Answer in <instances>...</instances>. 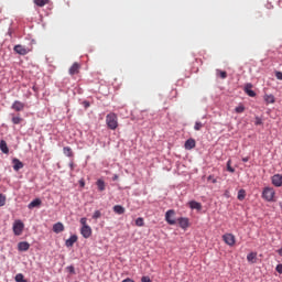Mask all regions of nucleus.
<instances>
[{"label":"nucleus","instance_id":"obj_1","mask_svg":"<svg viewBox=\"0 0 282 282\" xmlns=\"http://www.w3.org/2000/svg\"><path fill=\"white\" fill-rule=\"evenodd\" d=\"M106 124L108 129H111V131H116L118 129V115L115 112H110L106 116Z\"/></svg>","mask_w":282,"mask_h":282},{"label":"nucleus","instance_id":"obj_2","mask_svg":"<svg viewBox=\"0 0 282 282\" xmlns=\"http://www.w3.org/2000/svg\"><path fill=\"white\" fill-rule=\"evenodd\" d=\"M276 192L272 187H264L262 191V199L264 202H276Z\"/></svg>","mask_w":282,"mask_h":282},{"label":"nucleus","instance_id":"obj_3","mask_svg":"<svg viewBox=\"0 0 282 282\" xmlns=\"http://www.w3.org/2000/svg\"><path fill=\"white\" fill-rule=\"evenodd\" d=\"M23 230H25V224L21 220H15L13 223V235H15V237H21L23 235Z\"/></svg>","mask_w":282,"mask_h":282},{"label":"nucleus","instance_id":"obj_4","mask_svg":"<svg viewBox=\"0 0 282 282\" xmlns=\"http://www.w3.org/2000/svg\"><path fill=\"white\" fill-rule=\"evenodd\" d=\"M165 221H167L170 226L177 224V221H175V210L170 209L165 213Z\"/></svg>","mask_w":282,"mask_h":282},{"label":"nucleus","instance_id":"obj_5","mask_svg":"<svg viewBox=\"0 0 282 282\" xmlns=\"http://www.w3.org/2000/svg\"><path fill=\"white\" fill-rule=\"evenodd\" d=\"M15 54H20V56H25L26 54H30V48L18 44L13 47Z\"/></svg>","mask_w":282,"mask_h":282},{"label":"nucleus","instance_id":"obj_6","mask_svg":"<svg viewBox=\"0 0 282 282\" xmlns=\"http://www.w3.org/2000/svg\"><path fill=\"white\" fill-rule=\"evenodd\" d=\"M223 241H225V243H227V246H235V243H236L235 235H232V234H225L223 236Z\"/></svg>","mask_w":282,"mask_h":282},{"label":"nucleus","instance_id":"obj_7","mask_svg":"<svg viewBox=\"0 0 282 282\" xmlns=\"http://www.w3.org/2000/svg\"><path fill=\"white\" fill-rule=\"evenodd\" d=\"M91 227L90 226H82L80 235L84 239H89L91 237Z\"/></svg>","mask_w":282,"mask_h":282},{"label":"nucleus","instance_id":"obj_8","mask_svg":"<svg viewBox=\"0 0 282 282\" xmlns=\"http://www.w3.org/2000/svg\"><path fill=\"white\" fill-rule=\"evenodd\" d=\"M271 182L273 186H275L276 188H280V186H282V175L281 174L273 175L271 177Z\"/></svg>","mask_w":282,"mask_h":282},{"label":"nucleus","instance_id":"obj_9","mask_svg":"<svg viewBox=\"0 0 282 282\" xmlns=\"http://www.w3.org/2000/svg\"><path fill=\"white\" fill-rule=\"evenodd\" d=\"M79 72H80V64H78L77 62H75V63L70 66V68H69V70H68V74H69L70 76H75V74H79Z\"/></svg>","mask_w":282,"mask_h":282},{"label":"nucleus","instance_id":"obj_10","mask_svg":"<svg viewBox=\"0 0 282 282\" xmlns=\"http://www.w3.org/2000/svg\"><path fill=\"white\" fill-rule=\"evenodd\" d=\"M11 109H13V111H23V109H25V104H23L19 100H15L12 104Z\"/></svg>","mask_w":282,"mask_h":282},{"label":"nucleus","instance_id":"obj_11","mask_svg":"<svg viewBox=\"0 0 282 282\" xmlns=\"http://www.w3.org/2000/svg\"><path fill=\"white\" fill-rule=\"evenodd\" d=\"M19 252H28L30 250V243L28 241H21L18 243Z\"/></svg>","mask_w":282,"mask_h":282},{"label":"nucleus","instance_id":"obj_12","mask_svg":"<svg viewBox=\"0 0 282 282\" xmlns=\"http://www.w3.org/2000/svg\"><path fill=\"white\" fill-rule=\"evenodd\" d=\"M177 223H178V226L181 228H183V230H186V228H188V226H189L188 218L181 217V218L177 219Z\"/></svg>","mask_w":282,"mask_h":282},{"label":"nucleus","instance_id":"obj_13","mask_svg":"<svg viewBox=\"0 0 282 282\" xmlns=\"http://www.w3.org/2000/svg\"><path fill=\"white\" fill-rule=\"evenodd\" d=\"M77 241H78V236L73 235V236H70V237L66 240L65 246H66L67 248H72Z\"/></svg>","mask_w":282,"mask_h":282},{"label":"nucleus","instance_id":"obj_14","mask_svg":"<svg viewBox=\"0 0 282 282\" xmlns=\"http://www.w3.org/2000/svg\"><path fill=\"white\" fill-rule=\"evenodd\" d=\"M245 93L247 95H249L250 98H254V96H257V93H254V90H252V84H250V83L245 85Z\"/></svg>","mask_w":282,"mask_h":282},{"label":"nucleus","instance_id":"obj_15","mask_svg":"<svg viewBox=\"0 0 282 282\" xmlns=\"http://www.w3.org/2000/svg\"><path fill=\"white\" fill-rule=\"evenodd\" d=\"M64 230L65 226L63 225V223H56L55 225H53V232H55L56 235L63 232Z\"/></svg>","mask_w":282,"mask_h":282},{"label":"nucleus","instance_id":"obj_16","mask_svg":"<svg viewBox=\"0 0 282 282\" xmlns=\"http://www.w3.org/2000/svg\"><path fill=\"white\" fill-rule=\"evenodd\" d=\"M12 164H13V171H21V169H23V162H21V160L19 159H13Z\"/></svg>","mask_w":282,"mask_h":282},{"label":"nucleus","instance_id":"obj_17","mask_svg":"<svg viewBox=\"0 0 282 282\" xmlns=\"http://www.w3.org/2000/svg\"><path fill=\"white\" fill-rule=\"evenodd\" d=\"M188 206L192 210H202V203H197L196 200L189 202Z\"/></svg>","mask_w":282,"mask_h":282},{"label":"nucleus","instance_id":"obj_18","mask_svg":"<svg viewBox=\"0 0 282 282\" xmlns=\"http://www.w3.org/2000/svg\"><path fill=\"white\" fill-rule=\"evenodd\" d=\"M0 151H2V153L4 154L10 153V149L8 148V143L6 142V140L0 141Z\"/></svg>","mask_w":282,"mask_h":282},{"label":"nucleus","instance_id":"obj_19","mask_svg":"<svg viewBox=\"0 0 282 282\" xmlns=\"http://www.w3.org/2000/svg\"><path fill=\"white\" fill-rule=\"evenodd\" d=\"M42 202L40 198H35L33 199L29 205L28 208H30L32 210V208H39V206H41Z\"/></svg>","mask_w":282,"mask_h":282},{"label":"nucleus","instance_id":"obj_20","mask_svg":"<svg viewBox=\"0 0 282 282\" xmlns=\"http://www.w3.org/2000/svg\"><path fill=\"white\" fill-rule=\"evenodd\" d=\"M195 140L194 139H188L186 142H185V149L187 151H191V149H195Z\"/></svg>","mask_w":282,"mask_h":282},{"label":"nucleus","instance_id":"obj_21","mask_svg":"<svg viewBox=\"0 0 282 282\" xmlns=\"http://www.w3.org/2000/svg\"><path fill=\"white\" fill-rule=\"evenodd\" d=\"M264 101L267 102V105H274V95H264Z\"/></svg>","mask_w":282,"mask_h":282},{"label":"nucleus","instance_id":"obj_22","mask_svg":"<svg viewBox=\"0 0 282 282\" xmlns=\"http://www.w3.org/2000/svg\"><path fill=\"white\" fill-rule=\"evenodd\" d=\"M63 153H64V155H66V158H74V152L72 151V148H69V147H64Z\"/></svg>","mask_w":282,"mask_h":282},{"label":"nucleus","instance_id":"obj_23","mask_svg":"<svg viewBox=\"0 0 282 282\" xmlns=\"http://www.w3.org/2000/svg\"><path fill=\"white\" fill-rule=\"evenodd\" d=\"M247 261L249 263H257V252H251L247 256Z\"/></svg>","mask_w":282,"mask_h":282},{"label":"nucleus","instance_id":"obj_24","mask_svg":"<svg viewBox=\"0 0 282 282\" xmlns=\"http://www.w3.org/2000/svg\"><path fill=\"white\" fill-rule=\"evenodd\" d=\"M96 185H97V188H98V191H99L100 193H102V191H105V188H106L105 181H102V180H100V178L97 180Z\"/></svg>","mask_w":282,"mask_h":282},{"label":"nucleus","instance_id":"obj_25","mask_svg":"<svg viewBox=\"0 0 282 282\" xmlns=\"http://www.w3.org/2000/svg\"><path fill=\"white\" fill-rule=\"evenodd\" d=\"M113 213H116L117 215H124V207H122L121 205H116L113 206Z\"/></svg>","mask_w":282,"mask_h":282},{"label":"nucleus","instance_id":"obj_26","mask_svg":"<svg viewBox=\"0 0 282 282\" xmlns=\"http://www.w3.org/2000/svg\"><path fill=\"white\" fill-rule=\"evenodd\" d=\"M34 3L39 8H44V6H47V3H50V0H34Z\"/></svg>","mask_w":282,"mask_h":282},{"label":"nucleus","instance_id":"obj_27","mask_svg":"<svg viewBox=\"0 0 282 282\" xmlns=\"http://www.w3.org/2000/svg\"><path fill=\"white\" fill-rule=\"evenodd\" d=\"M216 74H217V76H220V78H223V79L228 78V73H226V70L217 69Z\"/></svg>","mask_w":282,"mask_h":282},{"label":"nucleus","instance_id":"obj_28","mask_svg":"<svg viewBox=\"0 0 282 282\" xmlns=\"http://www.w3.org/2000/svg\"><path fill=\"white\" fill-rule=\"evenodd\" d=\"M238 199L239 202H243V199H246V189H240L238 192Z\"/></svg>","mask_w":282,"mask_h":282},{"label":"nucleus","instance_id":"obj_29","mask_svg":"<svg viewBox=\"0 0 282 282\" xmlns=\"http://www.w3.org/2000/svg\"><path fill=\"white\" fill-rule=\"evenodd\" d=\"M15 281L17 282H28V280H25V276L23 275V273H18L15 275Z\"/></svg>","mask_w":282,"mask_h":282},{"label":"nucleus","instance_id":"obj_30","mask_svg":"<svg viewBox=\"0 0 282 282\" xmlns=\"http://www.w3.org/2000/svg\"><path fill=\"white\" fill-rule=\"evenodd\" d=\"M12 123L13 124H21L22 122H23V118H21V117H12Z\"/></svg>","mask_w":282,"mask_h":282},{"label":"nucleus","instance_id":"obj_31","mask_svg":"<svg viewBox=\"0 0 282 282\" xmlns=\"http://www.w3.org/2000/svg\"><path fill=\"white\" fill-rule=\"evenodd\" d=\"M203 128H204V123H202V121L195 122V126H194L195 131H202Z\"/></svg>","mask_w":282,"mask_h":282},{"label":"nucleus","instance_id":"obj_32","mask_svg":"<svg viewBox=\"0 0 282 282\" xmlns=\"http://www.w3.org/2000/svg\"><path fill=\"white\" fill-rule=\"evenodd\" d=\"M135 226H138L139 228H142V226H144V218L142 217L137 218Z\"/></svg>","mask_w":282,"mask_h":282},{"label":"nucleus","instance_id":"obj_33","mask_svg":"<svg viewBox=\"0 0 282 282\" xmlns=\"http://www.w3.org/2000/svg\"><path fill=\"white\" fill-rule=\"evenodd\" d=\"M236 113H243L246 111V107L243 105H239L235 108Z\"/></svg>","mask_w":282,"mask_h":282},{"label":"nucleus","instance_id":"obj_34","mask_svg":"<svg viewBox=\"0 0 282 282\" xmlns=\"http://www.w3.org/2000/svg\"><path fill=\"white\" fill-rule=\"evenodd\" d=\"M232 161L231 160H228V162H227V171L229 172V173H235V170H234V167H232Z\"/></svg>","mask_w":282,"mask_h":282},{"label":"nucleus","instance_id":"obj_35","mask_svg":"<svg viewBox=\"0 0 282 282\" xmlns=\"http://www.w3.org/2000/svg\"><path fill=\"white\" fill-rule=\"evenodd\" d=\"M100 217H102V214L100 213V210H96L93 214V219H100Z\"/></svg>","mask_w":282,"mask_h":282},{"label":"nucleus","instance_id":"obj_36","mask_svg":"<svg viewBox=\"0 0 282 282\" xmlns=\"http://www.w3.org/2000/svg\"><path fill=\"white\" fill-rule=\"evenodd\" d=\"M6 206V196L3 194H0V207Z\"/></svg>","mask_w":282,"mask_h":282},{"label":"nucleus","instance_id":"obj_37","mask_svg":"<svg viewBox=\"0 0 282 282\" xmlns=\"http://www.w3.org/2000/svg\"><path fill=\"white\" fill-rule=\"evenodd\" d=\"M208 182H212L213 184H217V178L213 177V175H209L207 177Z\"/></svg>","mask_w":282,"mask_h":282},{"label":"nucleus","instance_id":"obj_38","mask_svg":"<svg viewBox=\"0 0 282 282\" xmlns=\"http://www.w3.org/2000/svg\"><path fill=\"white\" fill-rule=\"evenodd\" d=\"M67 270H68V272H69L70 274H76V269H74L73 265L67 267Z\"/></svg>","mask_w":282,"mask_h":282},{"label":"nucleus","instance_id":"obj_39","mask_svg":"<svg viewBox=\"0 0 282 282\" xmlns=\"http://www.w3.org/2000/svg\"><path fill=\"white\" fill-rule=\"evenodd\" d=\"M79 221H80L82 226H89V225H87V218L86 217L80 218Z\"/></svg>","mask_w":282,"mask_h":282},{"label":"nucleus","instance_id":"obj_40","mask_svg":"<svg viewBox=\"0 0 282 282\" xmlns=\"http://www.w3.org/2000/svg\"><path fill=\"white\" fill-rule=\"evenodd\" d=\"M141 282H151V278H149V275H144L141 278Z\"/></svg>","mask_w":282,"mask_h":282},{"label":"nucleus","instance_id":"obj_41","mask_svg":"<svg viewBox=\"0 0 282 282\" xmlns=\"http://www.w3.org/2000/svg\"><path fill=\"white\" fill-rule=\"evenodd\" d=\"M259 124H263V121L261 120V118L256 117V126L259 127Z\"/></svg>","mask_w":282,"mask_h":282},{"label":"nucleus","instance_id":"obj_42","mask_svg":"<svg viewBox=\"0 0 282 282\" xmlns=\"http://www.w3.org/2000/svg\"><path fill=\"white\" fill-rule=\"evenodd\" d=\"M275 77L278 80H282V72H275Z\"/></svg>","mask_w":282,"mask_h":282},{"label":"nucleus","instance_id":"obj_43","mask_svg":"<svg viewBox=\"0 0 282 282\" xmlns=\"http://www.w3.org/2000/svg\"><path fill=\"white\" fill-rule=\"evenodd\" d=\"M275 270L279 272V274H282V264H278Z\"/></svg>","mask_w":282,"mask_h":282},{"label":"nucleus","instance_id":"obj_44","mask_svg":"<svg viewBox=\"0 0 282 282\" xmlns=\"http://www.w3.org/2000/svg\"><path fill=\"white\" fill-rule=\"evenodd\" d=\"M118 177H119L118 174H115V175L112 176V181H113V182L118 181Z\"/></svg>","mask_w":282,"mask_h":282},{"label":"nucleus","instance_id":"obj_45","mask_svg":"<svg viewBox=\"0 0 282 282\" xmlns=\"http://www.w3.org/2000/svg\"><path fill=\"white\" fill-rule=\"evenodd\" d=\"M250 160V158L246 156L242 159V162H248Z\"/></svg>","mask_w":282,"mask_h":282},{"label":"nucleus","instance_id":"obj_46","mask_svg":"<svg viewBox=\"0 0 282 282\" xmlns=\"http://www.w3.org/2000/svg\"><path fill=\"white\" fill-rule=\"evenodd\" d=\"M84 106L87 108L89 107V101H84Z\"/></svg>","mask_w":282,"mask_h":282},{"label":"nucleus","instance_id":"obj_47","mask_svg":"<svg viewBox=\"0 0 282 282\" xmlns=\"http://www.w3.org/2000/svg\"><path fill=\"white\" fill-rule=\"evenodd\" d=\"M279 254L282 257V248L279 250Z\"/></svg>","mask_w":282,"mask_h":282},{"label":"nucleus","instance_id":"obj_48","mask_svg":"<svg viewBox=\"0 0 282 282\" xmlns=\"http://www.w3.org/2000/svg\"><path fill=\"white\" fill-rule=\"evenodd\" d=\"M80 186H85V182H80Z\"/></svg>","mask_w":282,"mask_h":282},{"label":"nucleus","instance_id":"obj_49","mask_svg":"<svg viewBox=\"0 0 282 282\" xmlns=\"http://www.w3.org/2000/svg\"><path fill=\"white\" fill-rule=\"evenodd\" d=\"M70 169H74V163H70Z\"/></svg>","mask_w":282,"mask_h":282}]
</instances>
